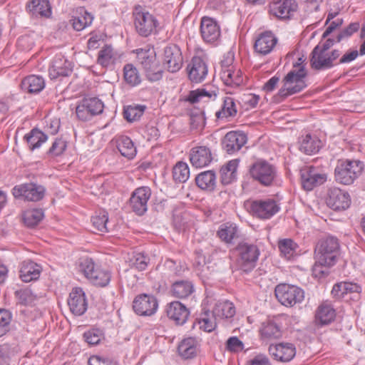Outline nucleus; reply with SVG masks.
<instances>
[{"mask_svg": "<svg viewBox=\"0 0 365 365\" xmlns=\"http://www.w3.org/2000/svg\"><path fill=\"white\" fill-rule=\"evenodd\" d=\"M269 352L274 359L281 362H289L296 355V347L292 343L282 342L271 344Z\"/></svg>", "mask_w": 365, "mask_h": 365, "instance_id": "aec40b11", "label": "nucleus"}, {"mask_svg": "<svg viewBox=\"0 0 365 365\" xmlns=\"http://www.w3.org/2000/svg\"><path fill=\"white\" fill-rule=\"evenodd\" d=\"M133 17L136 31L144 37L153 33L158 25L155 17L139 5L134 9Z\"/></svg>", "mask_w": 365, "mask_h": 365, "instance_id": "0eeeda50", "label": "nucleus"}, {"mask_svg": "<svg viewBox=\"0 0 365 365\" xmlns=\"http://www.w3.org/2000/svg\"><path fill=\"white\" fill-rule=\"evenodd\" d=\"M117 148L123 156L128 159H133L136 155V147L127 136H121L118 139Z\"/></svg>", "mask_w": 365, "mask_h": 365, "instance_id": "c03bdc74", "label": "nucleus"}, {"mask_svg": "<svg viewBox=\"0 0 365 365\" xmlns=\"http://www.w3.org/2000/svg\"><path fill=\"white\" fill-rule=\"evenodd\" d=\"M27 9L36 17H49L51 15V6L48 0H31L28 4Z\"/></svg>", "mask_w": 365, "mask_h": 365, "instance_id": "2f4dec72", "label": "nucleus"}, {"mask_svg": "<svg viewBox=\"0 0 365 365\" xmlns=\"http://www.w3.org/2000/svg\"><path fill=\"white\" fill-rule=\"evenodd\" d=\"M251 177L264 187L277 186L281 184L277 168L265 160H258L250 168Z\"/></svg>", "mask_w": 365, "mask_h": 365, "instance_id": "f257e3e1", "label": "nucleus"}, {"mask_svg": "<svg viewBox=\"0 0 365 365\" xmlns=\"http://www.w3.org/2000/svg\"><path fill=\"white\" fill-rule=\"evenodd\" d=\"M173 176L175 182H186L190 177V169L187 164L184 162L178 163L173 168Z\"/></svg>", "mask_w": 365, "mask_h": 365, "instance_id": "5fc2aeb1", "label": "nucleus"}, {"mask_svg": "<svg viewBox=\"0 0 365 365\" xmlns=\"http://www.w3.org/2000/svg\"><path fill=\"white\" fill-rule=\"evenodd\" d=\"M120 54L110 45H105L98 51L97 63L103 68H111L120 61Z\"/></svg>", "mask_w": 365, "mask_h": 365, "instance_id": "bb28decb", "label": "nucleus"}, {"mask_svg": "<svg viewBox=\"0 0 365 365\" xmlns=\"http://www.w3.org/2000/svg\"><path fill=\"white\" fill-rule=\"evenodd\" d=\"M315 263L312 267V274L314 277L322 279L329 274V268L333 264L319 262V259H315Z\"/></svg>", "mask_w": 365, "mask_h": 365, "instance_id": "680f3d73", "label": "nucleus"}, {"mask_svg": "<svg viewBox=\"0 0 365 365\" xmlns=\"http://www.w3.org/2000/svg\"><path fill=\"white\" fill-rule=\"evenodd\" d=\"M341 53V52L337 49L327 51L321 50V47H314L311 53V66L318 71L329 69L337 65L336 61Z\"/></svg>", "mask_w": 365, "mask_h": 365, "instance_id": "1a4fd4ad", "label": "nucleus"}, {"mask_svg": "<svg viewBox=\"0 0 365 365\" xmlns=\"http://www.w3.org/2000/svg\"><path fill=\"white\" fill-rule=\"evenodd\" d=\"M98 266L96 265L91 258H84L80 262L79 270L89 279Z\"/></svg>", "mask_w": 365, "mask_h": 365, "instance_id": "052dcab7", "label": "nucleus"}, {"mask_svg": "<svg viewBox=\"0 0 365 365\" xmlns=\"http://www.w3.org/2000/svg\"><path fill=\"white\" fill-rule=\"evenodd\" d=\"M302 185L304 190L310 191L327 181V175L319 168L305 166L300 170Z\"/></svg>", "mask_w": 365, "mask_h": 365, "instance_id": "f8f14e48", "label": "nucleus"}, {"mask_svg": "<svg viewBox=\"0 0 365 365\" xmlns=\"http://www.w3.org/2000/svg\"><path fill=\"white\" fill-rule=\"evenodd\" d=\"M260 334L263 339H276L282 336L280 326L272 320H267L262 324Z\"/></svg>", "mask_w": 365, "mask_h": 365, "instance_id": "e433bc0d", "label": "nucleus"}, {"mask_svg": "<svg viewBox=\"0 0 365 365\" xmlns=\"http://www.w3.org/2000/svg\"><path fill=\"white\" fill-rule=\"evenodd\" d=\"M237 262L240 269L245 272L252 270L258 260L259 250L257 245L247 242H240L236 247Z\"/></svg>", "mask_w": 365, "mask_h": 365, "instance_id": "39448f33", "label": "nucleus"}, {"mask_svg": "<svg viewBox=\"0 0 365 365\" xmlns=\"http://www.w3.org/2000/svg\"><path fill=\"white\" fill-rule=\"evenodd\" d=\"M72 71L71 62L62 54H56L51 62L48 74L51 79H56L59 77L68 76Z\"/></svg>", "mask_w": 365, "mask_h": 365, "instance_id": "dca6fc26", "label": "nucleus"}, {"mask_svg": "<svg viewBox=\"0 0 365 365\" xmlns=\"http://www.w3.org/2000/svg\"><path fill=\"white\" fill-rule=\"evenodd\" d=\"M18 303L22 305H31L36 299V296L29 289L16 290L14 293Z\"/></svg>", "mask_w": 365, "mask_h": 365, "instance_id": "4d7b16f0", "label": "nucleus"}, {"mask_svg": "<svg viewBox=\"0 0 365 365\" xmlns=\"http://www.w3.org/2000/svg\"><path fill=\"white\" fill-rule=\"evenodd\" d=\"M164 64L169 71L175 73L178 71L182 65V56L180 48L175 44L165 48Z\"/></svg>", "mask_w": 365, "mask_h": 365, "instance_id": "412c9836", "label": "nucleus"}, {"mask_svg": "<svg viewBox=\"0 0 365 365\" xmlns=\"http://www.w3.org/2000/svg\"><path fill=\"white\" fill-rule=\"evenodd\" d=\"M292 78V73H288L283 79V86L278 92V96L283 99L302 91L298 90Z\"/></svg>", "mask_w": 365, "mask_h": 365, "instance_id": "49530a36", "label": "nucleus"}, {"mask_svg": "<svg viewBox=\"0 0 365 365\" xmlns=\"http://www.w3.org/2000/svg\"><path fill=\"white\" fill-rule=\"evenodd\" d=\"M108 221V213L106 211H101L95 215L91 218L93 227L100 232H107V222Z\"/></svg>", "mask_w": 365, "mask_h": 365, "instance_id": "bf43d9fd", "label": "nucleus"}, {"mask_svg": "<svg viewBox=\"0 0 365 365\" xmlns=\"http://www.w3.org/2000/svg\"><path fill=\"white\" fill-rule=\"evenodd\" d=\"M22 89L30 93H38L45 87L44 79L40 76L31 75L21 82Z\"/></svg>", "mask_w": 365, "mask_h": 365, "instance_id": "f704fd0d", "label": "nucleus"}, {"mask_svg": "<svg viewBox=\"0 0 365 365\" xmlns=\"http://www.w3.org/2000/svg\"><path fill=\"white\" fill-rule=\"evenodd\" d=\"M364 164L359 160H339L334 170L336 181L343 185H351L361 174Z\"/></svg>", "mask_w": 365, "mask_h": 365, "instance_id": "20e7f679", "label": "nucleus"}, {"mask_svg": "<svg viewBox=\"0 0 365 365\" xmlns=\"http://www.w3.org/2000/svg\"><path fill=\"white\" fill-rule=\"evenodd\" d=\"M217 237L226 244H233L238 237V228L235 224L227 222L222 224L217 232Z\"/></svg>", "mask_w": 365, "mask_h": 365, "instance_id": "473e14b6", "label": "nucleus"}, {"mask_svg": "<svg viewBox=\"0 0 365 365\" xmlns=\"http://www.w3.org/2000/svg\"><path fill=\"white\" fill-rule=\"evenodd\" d=\"M68 305L71 312L76 316L83 314L88 308V303L83 290L80 287H75L69 294Z\"/></svg>", "mask_w": 365, "mask_h": 365, "instance_id": "a211bd4d", "label": "nucleus"}, {"mask_svg": "<svg viewBox=\"0 0 365 365\" xmlns=\"http://www.w3.org/2000/svg\"><path fill=\"white\" fill-rule=\"evenodd\" d=\"M144 105L133 104L128 106L124 110V118L128 122H133L140 119L145 110Z\"/></svg>", "mask_w": 365, "mask_h": 365, "instance_id": "603ef678", "label": "nucleus"}, {"mask_svg": "<svg viewBox=\"0 0 365 365\" xmlns=\"http://www.w3.org/2000/svg\"><path fill=\"white\" fill-rule=\"evenodd\" d=\"M11 318L12 316L10 312L4 309H0V337L9 331Z\"/></svg>", "mask_w": 365, "mask_h": 365, "instance_id": "0e129e2a", "label": "nucleus"}, {"mask_svg": "<svg viewBox=\"0 0 365 365\" xmlns=\"http://www.w3.org/2000/svg\"><path fill=\"white\" fill-rule=\"evenodd\" d=\"M336 317V311L328 302H322L315 312V322L319 325H327L331 323Z\"/></svg>", "mask_w": 365, "mask_h": 365, "instance_id": "cd10ccee", "label": "nucleus"}, {"mask_svg": "<svg viewBox=\"0 0 365 365\" xmlns=\"http://www.w3.org/2000/svg\"><path fill=\"white\" fill-rule=\"evenodd\" d=\"M133 308L134 312L140 316H151L156 312L158 302L154 296L143 294L134 299Z\"/></svg>", "mask_w": 365, "mask_h": 365, "instance_id": "ddd939ff", "label": "nucleus"}, {"mask_svg": "<svg viewBox=\"0 0 365 365\" xmlns=\"http://www.w3.org/2000/svg\"><path fill=\"white\" fill-rule=\"evenodd\" d=\"M277 43V38L271 31L261 33L254 45L255 51L260 55H267L272 52Z\"/></svg>", "mask_w": 365, "mask_h": 365, "instance_id": "b1692460", "label": "nucleus"}, {"mask_svg": "<svg viewBox=\"0 0 365 365\" xmlns=\"http://www.w3.org/2000/svg\"><path fill=\"white\" fill-rule=\"evenodd\" d=\"M327 204L334 210H344L349 207L351 198L347 192L338 187H331L328 192Z\"/></svg>", "mask_w": 365, "mask_h": 365, "instance_id": "f3484780", "label": "nucleus"}, {"mask_svg": "<svg viewBox=\"0 0 365 365\" xmlns=\"http://www.w3.org/2000/svg\"><path fill=\"white\" fill-rule=\"evenodd\" d=\"M274 294L277 300L284 306L292 307L300 304L304 299V292L299 287L288 284L276 286Z\"/></svg>", "mask_w": 365, "mask_h": 365, "instance_id": "423d86ee", "label": "nucleus"}, {"mask_svg": "<svg viewBox=\"0 0 365 365\" xmlns=\"http://www.w3.org/2000/svg\"><path fill=\"white\" fill-rule=\"evenodd\" d=\"M93 16L84 11L83 14H81L77 17H74L73 19V27L76 31H81L86 27L90 26L93 21Z\"/></svg>", "mask_w": 365, "mask_h": 365, "instance_id": "13d9d810", "label": "nucleus"}, {"mask_svg": "<svg viewBox=\"0 0 365 365\" xmlns=\"http://www.w3.org/2000/svg\"><path fill=\"white\" fill-rule=\"evenodd\" d=\"M279 249L282 255L287 259H290L297 253L298 245L291 239H283L279 241Z\"/></svg>", "mask_w": 365, "mask_h": 365, "instance_id": "3c124183", "label": "nucleus"}, {"mask_svg": "<svg viewBox=\"0 0 365 365\" xmlns=\"http://www.w3.org/2000/svg\"><path fill=\"white\" fill-rule=\"evenodd\" d=\"M226 349L231 352H240L244 349V344L237 336H231L226 342Z\"/></svg>", "mask_w": 365, "mask_h": 365, "instance_id": "774afa93", "label": "nucleus"}, {"mask_svg": "<svg viewBox=\"0 0 365 365\" xmlns=\"http://www.w3.org/2000/svg\"><path fill=\"white\" fill-rule=\"evenodd\" d=\"M245 206L252 215L264 220L271 218L280 210L279 204L272 198L247 202Z\"/></svg>", "mask_w": 365, "mask_h": 365, "instance_id": "6e6552de", "label": "nucleus"}, {"mask_svg": "<svg viewBox=\"0 0 365 365\" xmlns=\"http://www.w3.org/2000/svg\"><path fill=\"white\" fill-rule=\"evenodd\" d=\"M200 32L207 43H215L220 36V26L213 19L207 16L201 20Z\"/></svg>", "mask_w": 365, "mask_h": 365, "instance_id": "393cba45", "label": "nucleus"}, {"mask_svg": "<svg viewBox=\"0 0 365 365\" xmlns=\"http://www.w3.org/2000/svg\"><path fill=\"white\" fill-rule=\"evenodd\" d=\"M41 267L30 260L24 261L20 265L19 277L24 282H30L39 278Z\"/></svg>", "mask_w": 365, "mask_h": 365, "instance_id": "c85d7f7f", "label": "nucleus"}, {"mask_svg": "<svg viewBox=\"0 0 365 365\" xmlns=\"http://www.w3.org/2000/svg\"><path fill=\"white\" fill-rule=\"evenodd\" d=\"M237 108L235 100L232 97H225L221 109L216 112L215 115L218 119L229 120L237 115Z\"/></svg>", "mask_w": 365, "mask_h": 365, "instance_id": "ea45409f", "label": "nucleus"}, {"mask_svg": "<svg viewBox=\"0 0 365 365\" xmlns=\"http://www.w3.org/2000/svg\"><path fill=\"white\" fill-rule=\"evenodd\" d=\"M340 253L339 240L334 236H327L319 240L314 254L319 262L335 264Z\"/></svg>", "mask_w": 365, "mask_h": 365, "instance_id": "f03ea898", "label": "nucleus"}, {"mask_svg": "<svg viewBox=\"0 0 365 365\" xmlns=\"http://www.w3.org/2000/svg\"><path fill=\"white\" fill-rule=\"evenodd\" d=\"M151 196L150 187L143 186L136 188L130 197V206L138 215H143L148 210V202Z\"/></svg>", "mask_w": 365, "mask_h": 365, "instance_id": "4468645a", "label": "nucleus"}, {"mask_svg": "<svg viewBox=\"0 0 365 365\" xmlns=\"http://www.w3.org/2000/svg\"><path fill=\"white\" fill-rule=\"evenodd\" d=\"M289 73H292V81L295 83L298 90H303L306 87L304 78L307 76V72L302 58H299L298 61L294 63L293 69Z\"/></svg>", "mask_w": 365, "mask_h": 365, "instance_id": "79ce46f5", "label": "nucleus"}, {"mask_svg": "<svg viewBox=\"0 0 365 365\" xmlns=\"http://www.w3.org/2000/svg\"><path fill=\"white\" fill-rule=\"evenodd\" d=\"M125 81L131 86H136L141 82V78L138 69L131 63H128L123 68Z\"/></svg>", "mask_w": 365, "mask_h": 365, "instance_id": "09e8293b", "label": "nucleus"}, {"mask_svg": "<svg viewBox=\"0 0 365 365\" xmlns=\"http://www.w3.org/2000/svg\"><path fill=\"white\" fill-rule=\"evenodd\" d=\"M150 262V258L143 252H133L129 258L130 266L139 271L145 270Z\"/></svg>", "mask_w": 365, "mask_h": 365, "instance_id": "864d4df0", "label": "nucleus"}, {"mask_svg": "<svg viewBox=\"0 0 365 365\" xmlns=\"http://www.w3.org/2000/svg\"><path fill=\"white\" fill-rule=\"evenodd\" d=\"M190 127L195 130H202L205 125V118L204 113H192L190 118Z\"/></svg>", "mask_w": 365, "mask_h": 365, "instance_id": "338daca9", "label": "nucleus"}, {"mask_svg": "<svg viewBox=\"0 0 365 365\" xmlns=\"http://www.w3.org/2000/svg\"><path fill=\"white\" fill-rule=\"evenodd\" d=\"M45 192L46 189L43 185L34 182L17 185L12 189V194L15 198L31 202H38L42 200Z\"/></svg>", "mask_w": 365, "mask_h": 365, "instance_id": "9d476101", "label": "nucleus"}, {"mask_svg": "<svg viewBox=\"0 0 365 365\" xmlns=\"http://www.w3.org/2000/svg\"><path fill=\"white\" fill-rule=\"evenodd\" d=\"M190 163L197 168L208 166L213 156L210 148L201 145L192 148L189 154Z\"/></svg>", "mask_w": 365, "mask_h": 365, "instance_id": "6ab92c4d", "label": "nucleus"}, {"mask_svg": "<svg viewBox=\"0 0 365 365\" xmlns=\"http://www.w3.org/2000/svg\"><path fill=\"white\" fill-rule=\"evenodd\" d=\"M199 347V343L195 338L188 337L181 341L178 345V351L182 359H190L197 356Z\"/></svg>", "mask_w": 365, "mask_h": 365, "instance_id": "c756f323", "label": "nucleus"}, {"mask_svg": "<svg viewBox=\"0 0 365 365\" xmlns=\"http://www.w3.org/2000/svg\"><path fill=\"white\" fill-rule=\"evenodd\" d=\"M187 71L189 79L193 83L202 82L207 75V66L203 59L199 56L192 58L187 65Z\"/></svg>", "mask_w": 365, "mask_h": 365, "instance_id": "5701e85b", "label": "nucleus"}, {"mask_svg": "<svg viewBox=\"0 0 365 365\" xmlns=\"http://www.w3.org/2000/svg\"><path fill=\"white\" fill-rule=\"evenodd\" d=\"M247 140V135L244 133L230 131L225 135L222 140V148L228 154H234L245 145Z\"/></svg>", "mask_w": 365, "mask_h": 365, "instance_id": "4be33fe9", "label": "nucleus"}, {"mask_svg": "<svg viewBox=\"0 0 365 365\" xmlns=\"http://www.w3.org/2000/svg\"><path fill=\"white\" fill-rule=\"evenodd\" d=\"M103 107V103L98 98H84L76 106V116L80 120L88 121L94 115L101 113Z\"/></svg>", "mask_w": 365, "mask_h": 365, "instance_id": "9b49d317", "label": "nucleus"}, {"mask_svg": "<svg viewBox=\"0 0 365 365\" xmlns=\"http://www.w3.org/2000/svg\"><path fill=\"white\" fill-rule=\"evenodd\" d=\"M195 182L201 190L212 192L217 184L216 174L213 170L202 172L195 177Z\"/></svg>", "mask_w": 365, "mask_h": 365, "instance_id": "7c9ffc66", "label": "nucleus"}, {"mask_svg": "<svg viewBox=\"0 0 365 365\" xmlns=\"http://www.w3.org/2000/svg\"><path fill=\"white\" fill-rule=\"evenodd\" d=\"M110 279V272L107 269L98 267L88 280L96 286L104 287L109 284Z\"/></svg>", "mask_w": 365, "mask_h": 365, "instance_id": "a18cd8bd", "label": "nucleus"}, {"mask_svg": "<svg viewBox=\"0 0 365 365\" xmlns=\"http://www.w3.org/2000/svg\"><path fill=\"white\" fill-rule=\"evenodd\" d=\"M44 214L41 209H32L26 210L23 213V221L29 227L37 225L43 218Z\"/></svg>", "mask_w": 365, "mask_h": 365, "instance_id": "de8ad7c7", "label": "nucleus"}, {"mask_svg": "<svg viewBox=\"0 0 365 365\" xmlns=\"http://www.w3.org/2000/svg\"><path fill=\"white\" fill-rule=\"evenodd\" d=\"M297 9L295 0H279L272 1L269 5V14L282 20L290 19Z\"/></svg>", "mask_w": 365, "mask_h": 365, "instance_id": "2eb2a0df", "label": "nucleus"}, {"mask_svg": "<svg viewBox=\"0 0 365 365\" xmlns=\"http://www.w3.org/2000/svg\"><path fill=\"white\" fill-rule=\"evenodd\" d=\"M212 97H216V93L214 91H208L205 88H198L191 91L187 100L192 103H195L202 101L204 98L210 99Z\"/></svg>", "mask_w": 365, "mask_h": 365, "instance_id": "6e6d98bb", "label": "nucleus"}, {"mask_svg": "<svg viewBox=\"0 0 365 365\" xmlns=\"http://www.w3.org/2000/svg\"><path fill=\"white\" fill-rule=\"evenodd\" d=\"M103 336L102 331L98 329H91L83 334L85 341L91 345L98 344Z\"/></svg>", "mask_w": 365, "mask_h": 365, "instance_id": "69168bd1", "label": "nucleus"}, {"mask_svg": "<svg viewBox=\"0 0 365 365\" xmlns=\"http://www.w3.org/2000/svg\"><path fill=\"white\" fill-rule=\"evenodd\" d=\"M299 150L307 155L317 153L321 148V140L310 134L302 136L299 140Z\"/></svg>", "mask_w": 365, "mask_h": 365, "instance_id": "c9c22d12", "label": "nucleus"}, {"mask_svg": "<svg viewBox=\"0 0 365 365\" xmlns=\"http://www.w3.org/2000/svg\"><path fill=\"white\" fill-rule=\"evenodd\" d=\"M47 139L48 136L37 128L32 129L24 137V140L27 143L28 147L31 151L39 148Z\"/></svg>", "mask_w": 365, "mask_h": 365, "instance_id": "58836bf2", "label": "nucleus"}, {"mask_svg": "<svg viewBox=\"0 0 365 365\" xmlns=\"http://www.w3.org/2000/svg\"><path fill=\"white\" fill-rule=\"evenodd\" d=\"M168 317L174 321L177 324H184L189 316V311L187 307L178 301L169 303L166 307Z\"/></svg>", "mask_w": 365, "mask_h": 365, "instance_id": "a878e982", "label": "nucleus"}, {"mask_svg": "<svg viewBox=\"0 0 365 365\" xmlns=\"http://www.w3.org/2000/svg\"><path fill=\"white\" fill-rule=\"evenodd\" d=\"M220 78L225 86L231 88H237L243 83L242 73L239 69L221 71Z\"/></svg>", "mask_w": 365, "mask_h": 365, "instance_id": "4c0bfd02", "label": "nucleus"}, {"mask_svg": "<svg viewBox=\"0 0 365 365\" xmlns=\"http://www.w3.org/2000/svg\"><path fill=\"white\" fill-rule=\"evenodd\" d=\"M214 317L217 319L232 318L235 314V307L229 301L217 302L212 310Z\"/></svg>", "mask_w": 365, "mask_h": 365, "instance_id": "a19ab883", "label": "nucleus"}, {"mask_svg": "<svg viewBox=\"0 0 365 365\" xmlns=\"http://www.w3.org/2000/svg\"><path fill=\"white\" fill-rule=\"evenodd\" d=\"M217 320V318L214 317L213 312L210 313L209 310H205L199 318L200 329L205 331L210 332L215 329Z\"/></svg>", "mask_w": 365, "mask_h": 365, "instance_id": "8fccbe9b", "label": "nucleus"}, {"mask_svg": "<svg viewBox=\"0 0 365 365\" xmlns=\"http://www.w3.org/2000/svg\"><path fill=\"white\" fill-rule=\"evenodd\" d=\"M136 54L137 61L141 65L147 79L151 82L160 80L163 70L155 52L140 48L136 50Z\"/></svg>", "mask_w": 365, "mask_h": 365, "instance_id": "7ed1b4c3", "label": "nucleus"}, {"mask_svg": "<svg viewBox=\"0 0 365 365\" xmlns=\"http://www.w3.org/2000/svg\"><path fill=\"white\" fill-rule=\"evenodd\" d=\"M194 292V286L190 281L180 280L172 285L173 295L179 299L189 297Z\"/></svg>", "mask_w": 365, "mask_h": 365, "instance_id": "37998d69", "label": "nucleus"}, {"mask_svg": "<svg viewBox=\"0 0 365 365\" xmlns=\"http://www.w3.org/2000/svg\"><path fill=\"white\" fill-rule=\"evenodd\" d=\"M239 160H232L227 163L220 169V179L223 185H229L237 179V170Z\"/></svg>", "mask_w": 365, "mask_h": 365, "instance_id": "72a5a7b5", "label": "nucleus"}, {"mask_svg": "<svg viewBox=\"0 0 365 365\" xmlns=\"http://www.w3.org/2000/svg\"><path fill=\"white\" fill-rule=\"evenodd\" d=\"M67 148V143L62 138H56L48 149L47 154L51 157L62 155Z\"/></svg>", "mask_w": 365, "mask_h": 365, "instance_id": "e2e57ef3", "label": "nucleus"}]
</instances>
